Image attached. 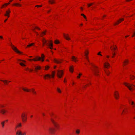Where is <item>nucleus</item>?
Here are the masks:
<instances>
[{"mask_svg":"<svg viewBox=\"0 0 135 135\" xmlns=\"http://www.w3.org/2000/svg\"><path fill=\"white\" fill-rule=\"evenodd\" d=\"M57 91L59 92V93H61V90H60V89L58 88H57Z\"/></svg>","mask_w":135,"mask_h":135,"instance_id":"obj_41","label":"nucleus"},{"mask_svg":"<svg viewBox=\"0 0 135 135\" xmlns=\"http://www.w3.org/2000/svg\"><path fill=\"white\" fill-rule=\"evenodd\" d=\"M55 73V71H52L51 76L52 78H54V77Z\"/></svg>","mask_w":135,"mask_h":135,"instance_id":"obj_23","label":"nucleus"},{"mask_svg":"<svg viewBox=\"0 0 135 135\" xmlns=\"http://www.w3.org/2000/svg\"><path fill=\"white\" fill-rule=\"evenodd\" d=\"M14 5L16 6H21V4H20L18 3H15L14 4Z\"/></svg>","mask_w":135,"mask_h":135,"instance_id":"obj_33","label":"nucleus"},{"mask_svg":"<svg viewBox=\"0 0 135 135\" xmlns=\"http://www.w3.org/2000/svg\"><path fill=\"white\" fill-rule=\"evenodd\" d=\"M134 76L133 75H132V77H131V79H132V80H133L134 79Z\"/></svg>","mask_w":135,"mask_h":135,"instance_id":"obj_45","label":"nucleus"},{"mask_svg":"<svg viewBox=\"0 0 135 135\" xmlns=\"http://www.w3.org/2000/svg\"><path fill=\"white\" fill-rule=\"evenodd\" d=\"M46 77H47L50 78L51 77V75L49 74H46L45 75V76L44 77L45 79H46V78H45Z\"/></svg>","mask_w":135,"mask_h":135,"instance_id":"obj_28","label":"nucleus"},{"mask_svg":"<svg viewBox=\"0 0 135 135\" xmlns=\"http://www.w3.org/2000/svg\"><path fill=\"white\" fill-rule=\"evenodd\" d=\"M86 54L87 56V55H88V52H87L86 51L85 52V54Z\"/></svg>","mask_w":135,"mask_h":135,"instance_id":"obj_51","label":"nucleus"},{"mask_svg":"<svg viewBox=\"0 0 135 135\" xmlns=\"http://www.w3.org/2000/svg\"><path fill=\"white\" fill-rule=\"evenodd\" d=\"M110 48L111 50L112 51V57L113 58L114 57V56L116 54L115 52H114V51L117 48V47H116V48L114 47H113L112 46L110 47Z\"/></svg>","mask_w":135,"mask_h":135,"instance_id":"obj_7","label":"nucleus"},{"mask_svg":"<svg viewBox=\"0 0 135 135\" xmlns=\"http://www.w3.org/2000/svg\"><path fill=\"white\" fill-rule=\"evenodd\" d=\"M42 6V5H40V6H39V5H36L35 6V7H41V6Z\"/></svg>","mask_w":135,"mask_h":135,"instance_id":"obj_50","label":"nucleus"},{"mask_svg":"<svg viewBox=\"0 0 135 135\" xmlns=\"http://www.w3.org/2000/svg\"><path fill=\"white\" fill-rule=\"evenodd\" d=\"M45 57L44 55L43 54H42L41 55V58L42 59L41 60L42 61H44V58Z\"/></svg>","mask_w":135,"mask_h":135,"instance_id":"obj_25","label":"nucleus"},{"mask_svg":"<svg viewBox=\"0 0 135 135\" xmlns=\"http://www.w3.org/2000/svg\"><path fill=\"white\" fill-rule=\"evenodd\" d=\"M90 64L93 67V69L91 68V69L93 71L94 75L96 76H98L99 75V71L97 69L98 67L92 63Z\"/></svg>","mask_w":135,"mask_h":135,"instance_id":"obj_1","label":"nucleus"},{"mask_svg":"<svg viewBox=\"0 0 135 135\" xmlns=\"http://www.w3.org/2000/svg\"><path fill=\"white\" fill-rule=\"evenodd\" d=\"M49 2L51 4H53L55 3L54 0H50Z\"/></svg>","mask_w":135,"mask_h":135,"instance_id":"obj_31","label":"nucleus"},{"mask_svg":"<svg viewBox=\"0 0 135 135\" xmlns=\"http://www.w3.org/2000/svg\"><path fill=\"white\" fill-rule=\"evenodd\" d=\"M93 4V3H91L90 4H89L90 5V6L92 5Z\"/></svg>","mask_w":135,"mask_h":135,"instance_id":"obj_57","label":"nucleus"},{"mask_svg":"<svg viewBox=\"0 0 135 135\" xmlns=\"http://www.w3.org/2000/svg\"><path fill=\"white\" fill-rule=\"evenodd\" d=\"M34 44V43H32V44H30L29 45H27V47H30V46H32Z\"/></svg>","mask_w":135,"mask_h":135,"instance_id":"obj_35","label":"nucleus"},{"mask_svg":"<svg viewBox=\"0 0 135 135\" xmlns=\"http://www.w3.org/2000/svg\"><path fill=\"white\" fill-rule=\"evenodd\" d=\"M10 46L12 48V49L15 51L16 52L18 53H22L20 51L17 49V48L14 46L13 45H12V43L11 42L10 44Z\"/></svg>","mask_w":135,"mask_h":135,"instance_id":"obj_6","label":"nucleus"},{"mask_svg":"<svg viewBox=\"0 0 135 135\" xmlns=\"http://www.w3.org/2000/svg\"><path fill=\"white\" fill-rule=\"evenodd\" d=\"M42 42L44 44H46V45L49 46V48L50 49H52L53 46V44L52 41L51 40L49 41L48 43L47 42V41L45 40L44 38H43L42 40Z\"/></svg>","mask_w":135,"mask_h":135,"instance_id":"obj_2","label":"nucleus"},{"mask_svg":"<svg viewBox=\"0 0 135 135\" xmlns=\"http://www.w3.org/2000/svg\"><path fill=\"white\" fill-rule=\"evenodd\" d=\"M10 4V3H6L4 4V5H3L2 7H3L4 6V5H5L6 6H7L8 4Z\"/></svg>","mask_w":135,"mask_h":135,"instance_id":"obj_44","label":"nucleus"},{"mask_svg":"<svg viewBox=\"0 0 135 135\" xmlns=\"http://www.w3.org/2000/svg\"><path fill=\"white\" fill-rule=\"evenodd\" d=\"M45 34H46L45 32H43L40 35V36H42L43 35H45Z\"/></svg>","mask_w":135,"mask_h":135,"instance_id":"obj_34","label":"nucleus"},{"mask_svg":"<svg viewBox=\"0 0 135 135\" xmlns=\"http://www.w3.org/2000/svg\"><path fill=\"white\" fill-rule=\"evenodd\" d=\"M105 72L106 73V74L108 76L109 74H110V72L108 70H105Z\"/></svg>","mask_w":135,"mask_h":135,"instance_id":"obj_26","label":"nucleus"},{"mask_svg":"<svg viewBox=\"0 0 135 135\" xmlns=\"http://www.w3.org/2000/svg\"><path fill=\"white\" fill-rule=\"evenodd\" d=\"M63 74V73L62 70H57V75L58 78H61Z\"/></svg>","mask_w":135,"mask_h":135,"instance_id":"obj_4","label":"nucleus"},{"mask_svg":"<svg viewBox=\"0 0 135 135\" xmlns=\"http://www.w3.org/2000/svg\"><path fill=\"white\" fill-rule=\"evenodd\" d=\"M135 36V32H134L133 34V35L132 36V37H133V36Z\"/></svg>","mask_w":135,"mask_h":135,"instance_id":"obj_54","label":"nucleus"},{"mask_svg":"<svg viewBox=\"0 0 135 135\" xmlns=\"http://www.w3.org/2000/svg\"><path fill=\"white\" fill-rule=\"evenodd\" d=\"M0 38L2 39H3V37L2 36H0Z\"/></svg>","mask_w":135,"mask_h":135,"instance_id":"obj_55","label":"nucleus"},{"mask_svg":"<svg viewBox=\"0 0 135 135\" xmlns=\"http://www.w3.org/2000/svg\"><path fill=\"white\" fill-rule=\"evenodd\" d=\"M85 56H86V58L87 60H88V61L89 62V60H88V57L87 56V54H86V53L85 54Z\"/></svg>","mask_w":135,"mask_h":135,"instance_id":"obj_46","label":"nucleus"},{"mask_svg":"<svg viewBox=\"0 0 135 135\" xmlns=\"http://www.w3.org/2000/svg\"><path fill=\"white\" fill-rule=\"evenodd\" d=\"M7 19H6V20H4V22H5L7 21Z\"/></svg>","mask_w":135,"mask_h":135,"instance_id":"obj_61","label":"nucleus"},{"mask_svg":"<svg viewBox=\"0 0 135 135\" xmlns=\"http://www.w3.org/2000/svg\"><path fill=\"white\" fill-rule=\"evenodd\" d=\"M114 95L115 98L116 99H118V97H119V95L118 93H115L114 94Z\"/></svg>","mask_w":135,"mask_h":135,"instance_id":"obj_16","label":"nucleus"},{"mask_svg":"<svg viewBox=\"0 0 135 135\" xmlns=\"http://www.w3.org/2000/svg\"><path fill=\"white\" fill-rule=\"evenodd\" d=\"M71 58L73 61L76 62L77 61L76 58L74 56H72Z\"/></svg>","mask_w":135,"mask_h":135,"instance_id":"obj_20","label":"nucleus"},{"mask_svg":"<svg viewBox=\"0 0 135 135\" xmlns=\"http://www.w3.org/2000/svg\"><path fill=\"white\" fill-rule=\"evenodd\" d=\"M55 43L56 44H57L59 43V41L56 40L55 41Z\"/></svg>","mask_w":135,"mask_h":135,"instance_id":"obj_37","label":"nucleus"},{"mask_svg":"<svg viewBox=\"0 0 135 135\" xmlns=\"http://www.w3.org/2000/svg\"><path fill=\"white\" fill-rule=\"evenodd\" d=\"M131 104L132 105H133V107H134V106L135 105V103H134L132 101Z\"/></svg>","mask_w":135,"mask_h":135,"instance_id":"obj_40","label":"nucleus"},{"mask_svg":"<svg viewBox=\"0 0 135 135\" xmlns=\"http://www.w3.org/2000/svg\"><path fill=\"white\" fill-rule=\"evenodd\" d=\"M128 60H126L124 61V65L123 66H124L125 65H126L127 64V63H128Z\"/></svg>","mask_w":135,"mask_h":135,"instance_id":"obj_30","label":"nucleus"},{"mask_svg":"<svg viewBox=\"0 0 135 135\" xmlns=\"http://www.w3.org/2000/svg\"><path fill=\"white\" fill-rule=\"evenodd\" d=\"M88 7H89L90 6V5L89 4H88Z\"/></svg>","mask_w":135,"mask_h":135,"instance_id":"obj_56","label":"nucleus"},{"mask_svg":"<svg viewBox=\"0 0 135 135\" xmlns=\"http://www.w3.org/2000/svg\"><path fill=\"white\" fill-rule=\"evenodd\" d=\"M16 135H22V132L20 130L18 131H17Z\"/></svg>","mask_w":135,"mask_h":135,"instance_id":"obj_15","label":"nucleus"},{"mask_svg":"<svg viewBox=\"0 0 135 135\" xmlns=\"http://www.w3.org/2000/svg\"><path fill=\"white\" fill-rule=\"evenodd\" d=\"M101 53V52H99L97 54V55H100V56H102V55L100 54V53Z\"/></svg>","mask_w":135,"mask_h":135,"instance_id":"obj_47","label":"nucleus"},{"mask_svg":"<svg viewBox=\"0 0 135 135\" xmlns=\"http://www.w3.org/2000/svg\"><path fill=\"white\" fill-rule=\"evenodd\" d=\"M35 71L37 72V70H40L41 69V67L39 66H35Z\"/></svg>","mask_w":135,"mask_h":135,"instance_id":"obj_17","label":"nucleus"},{"mask_svg":"<svg viewBox=\"0 0 135 135\" xmlns=\"http://www.w3.org/2000/svg\"><path fill=\"white\" fill-rule=\"evenodd\" d=\"M21 117L23 122L25 121L26 120L27 117L25 114H22L21 115Z\"/></svg>","mask_w":135,"mask_h":135,"instance_id":"obj_8","label":"nucleus"},{"mask_svg":"<svg viewBox=\"0 0 135 135\" xmlns=\"http://www.w3.org/2000/svg\"><path fill=\"white\" fill-rule=\"evenodd\" d=\"M50 120L52 123L54 124L55 127L57 128V129H58L59 128V124L54 121L52 118H51Z\"/></svg>","mask_w":135,"mask_h":135,"instance_id":"obj_5","label":"nucleus"},{"mask_svg":"<svg viewBox=\"0 0 135 135\" xmlns=\"http://www.w3.org/2000/svg\"><path fill=\"white\" fill-rule=\"evenodd\" d=\"M56 66H55L54 67V69H55L56 68Z\"/></svg>","mask_w":135,"mask_h":135,"instance_id":"obj_60","label":"nucleus"},{"mask_svg":"<svg viewBox=\"0 0 135 135\" xmlns=\"http://www.w3.org/2000/svg\"><path fill=\"white\" fill-rule=\"evenodd\" d=\"M82 74L80 73L77 76V78H79L80 77V76Z\"/></svg>","mask_w":135,"mask_h":135,"instance_id":"obj_38","label":"nucleus"},{"mask_svg":"<svg viewBox=\"0 0 135 135\" xmlns=\"http://www.w3.org/2000/svg\"><path fill=\"white\" fill-rule=\"evenodd\" d=\"M124 84L127 86L130 90H134V87H135V85L132 84H129L126 83H124Z\"/></svg>","mask_w":135,"mask_h":135,"instance_id":"obj_3","label":"nucleus"},{"mask_svg":"<svg viewBox=\"0 0 135 135\" xmlns=\"http://www.w3.org/2000/svg\"><path fill=\"white\" fill-rule=\"evenodd\" d=\"M29 70L30 71H32L33 70L32 69H29Z\"/></svg>","mask_w":135,"mask_h":135,"instance_id":"obj_58","label":"nucleus"},{"mask_svg":"<svg viewBox=\"0 0 135 135\" xmlns=\"http://www.w3.org/2000/svg\"><path fill=\"white\" fill-rule=\"evenodd\" d=\"M6 112V110L3 109H2L0 111L1 113L3 114H4Z\"/></svg>","mask_w":135,"mask_h":135,"instance_id":"obj_24","label":"nucleus"},{"mask_svg":"<svg viewBox=\"0 0 135 135\" xmlns=\"http://www.w3.org/2000/svg\"><path fill=\"white\" fill-rule=\"evenodd\" d=\"M21 124L20 123H18L16 126V128H17L20 127L21 126Z\"/></svg>","mask_w":135,"mask_h":135,"instance_id":"obj_22","label":"nucleus"},{"mask_svg":"<svg viewBox=\"0 0 135 135\" xmlns=\"http://www.w3.org/2000/svg\"><path fill=\"white\" fill-rule=\"evenodd\" d=\"M42 114L43 115V116H45V114L44 113H42Z\"/></svg>","mask_w":135,"mask_h":135,"instance_id":"obj_64","label":"nucleus"},{"mask_svg":"<svg viewBox=\"0 0 135 135\" xmlns=\"http://www.w3.org/2000/svg\"><path fill=\"white\" fill-rule=\"evenodd\" d=\"M69 70L71 73H73V66H70V67Z\"/></svg>","mask_w":135,"mask_h":135,"instance_id":"obj_21","label":"nucleus"},{"mask_svg":"<svg viewBox=\"0 0 135 135\" xmlns=\"http://www.w3.org/2000/svg\"><path fill=\"white\" fill-rule=\"evenodd\" d=\"M64 37L67 40H69L70 39V38L68 37V35H65L64 34Z\"/></svg>","mask_w":135,"mask_h":135,"instance_id":"obj_18","label":"nucleus"},{"mask_svg":"<svg viewBox=\"0 0 135 135\" xmlns=\"http://www.w3.org/2000/svg\"><path fill=\"white\" fill-rule=\"evenodd\" d=\"M41 58L40 57L36 56V59H33V60L35 61H39L41 60Z\"/></svg>","mask_w":135,"mask_h":135,"instance_id":"obj_11","label":"nucleus"},{"mask_svg":"<svg viewBox=\"0 0 135 135\" xmlns=\"http://www.w3.org/2000/svg\"><path fill=\"white\" fill-rule=\"evenodd\" d=\"M6 13L4 15L5 16H7L8 17H9V16L8 15L10 13L11 11L10 10L7 11H6Z\"/></svg>","mask_w":135,"mask_h":135,"instance_id":"obj_13","label":"nucleus"},{"mask_svg":"<svg viewBox=\"0 0 135 135\" xmlns=\"http://www.w3.org/2000/svg\"><path fill=\"white\" fill-rule=\"evenodd\" d=\"M49 68V67L48 66H47L45 67V70H47Z\"/></svg>","mask_w":135,"mask_h":135,"instance_id":"obj_43","label":"nucleus"},{"mask_svg":"<svg viewBox=\"0 0 135 135\" xmlns=\"http://www.w3.org/2000/svg\"><path fill=\"white\" fill-rule=\"evenodd\" d=\"M20 64L21 66H26L25 64L22 62L20 63Z\"/></svg>","mask_w":135,"mask_h":135,"instance_id":"obj_39","label":"nucleus"},{"mask_svg":"<svg viewBox=\"0 0 135 135\" xmlns=\"http://www.w3.org/2000/svg\"><path fill=\"white\" fill-rule=\"evenodd\" d=\"M28 60H29V61H31V60H33V59H29Z\"/></svg>","mask_w":135,"mask_h":135,"instance_id":"obj_62","label":"nucleus"},{"mask_svg":"<svg viewBox=\"0 0 135 135\" xmlns=\"http://www.w3.org/2000/svg\"><path fill=\"white\" fill-rule=\"evenodd\" d=\"M35 28H36V29H38L39 30H40V29L39 28H38V27H36V26L35 27Z\"/></svg>","mask_w":135,"mask_h":135,"instance_id":"obj_49","label":"nucleus"},{"mask_svg":"<svg viewBox=\"0 0 135 135\" xmlns=\"http://www.w3.org/2000/svg\"><path fill=\"white\" fill-rule=\"evenodd\" d=\"M55 130V129L52 128H49V132L51 134L53 133Z\"/></svg>","mask_w":135,"mask_h":135,"instance_id":"obj_10","label":"nucleus"},{"mask_svg":"<svg viewBox=\"0 0 135 135\" xmlns=\"http://www.w3.org/2000/svg\"><path fill=\"white\" fill-rule=\"evenodd\" d=\"M132 0H126V1H127V2H128V1H132Z\"/></svg>","mask_w":135,"mask_h":135,"instance_id":"obj_59","label":"nucleus"},{"mask_svg":"<svg viewBox=\"0 0 135 135\" xmlns=\"http://www.w3.org/2000/svg\"><path fill=\"white\" fill-rule=\"evenodd\" d=\"M76 132L77 134H79L80 133V131L78 129L76 131Z\"/></svg>","mask_w":135,"mask_h":135,"instance_id":"obj_42","label":"nucleus"},{"mask_svg":"<svg viewBox=\"0 0 135 135\" xmlns=\"http://www.w3.org/2000/svg\"><path fill=\"white\" fill-rule=\"evenodd\" d=\"M23 90L24 91H27V92H29V91L30 90L29 89H25L24 88H22Z\"/></svg>","mask_w":135,"mask_h":135,"instance_id":"obj_29","label":"nucleus"},{"mask_svg":"<svg viewBox=\"0 0 135 135\" xmlns=\"http://www.w3.org/2000/svg\"><path fill=\"white\" fill-rule=\"evenodd\" d=\"M26 70H29V69L28 68H27L26 69Z\"/></svg>","mask_w":135,"mask_h":135,"instance_id":"obj_63","label":"nucleus"},{"mask_svg":"<svg viewBox=\"0 0 135 135\" xmlns=\"http://www.w3.org/2000/svg\"><path fill=\"white\" fill-rule=\"evenodd\" d=\"M104 66L105 68H107L108 66H110V65L108 63L106 62L104 64Z\"/></svg>","mask_w":135,"mask_h":135,"instance_id":"obj_14","label":"nucleus"},{"mask_svg":"<svg viewBox=\"0 0 135 135\" xmlns=\"http://www.w3.org/2000/svg\"><path fill=\"white\" fill-rule=\"evenodd\" d=\"M81 15L83 16L85 19H86V16L83 13L81 14Z\"/></svg>","mask_w":135,"mask_h":135,"instance_id":"obj_36","label":"nucleus"},{"mask_svg":"<svg viewBox=\"0 0 135 135\" xmlns=\"http://www.w3.org/2000/svg\"><path fill=\"white\" fill-rule=\"evenodd\" d=\"M124 20L123 18L120 19L118 20L117 21V23H115L114 24L115 25L118 24L119 23H120L122 21Z\"/></svg>","mask_w":135,"mask_h":135,"instance_id":"obj_9","label":"nucleus"},{"mask_svg":"<svg viewBox=\"0 0 135 135\" xmlns=\"http://www.w3.org/2000/svg\"><path fill=\"white\" fill-rule=\"evenodd\" d=\"M5 121H3L1 122V124L2 125V127L3 128L4 125Z\"/></svg>","mask_w":135,"mask_h":135,"instance_id":"obj_27","label":"nucleus"},{"mask_svg":"<svg viewBox=\"0 0 135 135\" xmlns=\"http://www.w3.org/2000/svg\"><path fill=\"white\" fill-rule=\"evenodd\" d=\"M33 30V31L34 32H35L36 33L37 35H38V33L37 32H36V31H34V30Z\"/></svg>","mask_w":135,"mask_h":135,"instance_id":"obj_52","label":"nucleus"},{"mask_svg":"<svg viewBox=\"0 0 135 135\" xmlns=\"http://www.w3.org/2000/svg\"><path fill=\"white\" fill-rule=\"evenodd\" d=\"M18 60H19V61H22L23 62H26V61H24V60H20V59H18Z\"/></svg>","mask_w":135,"mask_h":135,"instance_id":"obj_48","label":"nucleus"},{"mask_svg":"<svg viewBox=\"0 0 135 135\" xmlns=\"http://www.w3.org/2000/svg\"><path fill=\"white\" fill-rule=\"evenodd\" d=\"M1 81H2L4 83V84H7L8 82H11L10 81H8L7 80H1Z\"/></svg>","mask_w":135,"mask_h":135,"instance_id":"obj_19","label":"nucleus"},{"mask_svg":"<svg viewBox=\"0 0 135 135\" xmlns=\"http://www.w3.org/2000/svg\"><path fill=\"white\" fill-rule=\"evenodd\" d=\"M31 90L32 92L34 94H36V92L35 91V90L33 89H32Z\"/></svg>","mask_w":135,"mask_h":135,"instance_id":"obj_32","label":"nucleus"},{"mask_svg":"<svg viewBox=\"0 0 135 135\" xmlns=\"http://www.w3.org/2000/svg\"><path fill=\"white\" fill-rule=\"evenodd\" d=\"M54 61L57 63H60L61 62V61L60 60H57L56 59H54Z\"/></svg>","mask_w":135,"mask_h":135,"instance_id":"obj_12","label":"nucleus"},{"mask_svg":"<svg viewBox=\"0 0 135 135\" xmlns=\"http://www.w3.org/2000/svg\"><path fill=\"white\" fill-rule=\"evenodd\" d=\"M26 134V133L25 132L23 133H22V135H25Z\"/></svg>","mask_w":135,"mask_h":135,"instance_id":"obj_53","label":"nucleus"}]
</instances>
